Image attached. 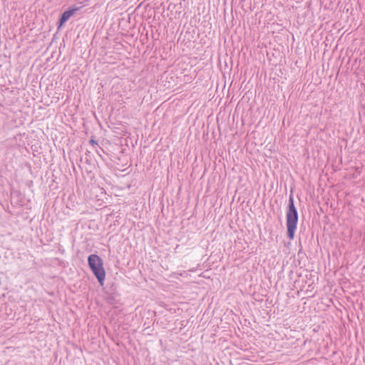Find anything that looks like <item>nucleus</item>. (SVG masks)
<instances>
[{
  "label": "nucleus",
  "mask_w": 365,
  "mask_h": 365,
  "mask_svg": "<svg viewBox=\"0 0 365 365\" xmlns=\"http://www.w3.org/2000/svg\"><path fill=\"white\" fill-rule=\"evenodd\" d=\"M298 212L294 205V197L289 195L288 207L286 212V225L287 229V237L290 240L294 237L298 223Z\"/></svg>",
  "instance_id": "obj_1"
},
{
  "label": "nucleus",
  "mask_w": 365,
  "mask_h": 365,
  "mask_svg": "<svg viewBox=\"0 0 365 365\" xmlns=\"http://www.w3.org/2000/svg\"><path fill=\"white\" fill-rule=\"evenodd\" d=\"M88 263L92 272L101 286L104 285L106 272L103 267V259L97 255H91L88 257Z\"/></svg>",
  "instance_id": "obj_2"
},
{
  "label": "nucleus",
  "mask_w": 365,
  "mask_h": 365,
  "mask_svg": "<svg viewBox=\"0 0 365 365\" xmlns=\"http://www.w3.org/2000/svg\"><path fill=\"white\" fill-rule=\"evenodd\" d=\"M91 143H94L95 142H94V140H91Z\"/></svg>",
  "instance_id": "obj_4"
},
{
  "label": "nucleus",
  "mask_w": 365,
  "mask_h": 365,
  "mask_svg": "<svg viewBox=\"0 0 365 365\" xmlns=\"http://www.w3.org/2000/svg\"><path fill=\"white\" fill-rule=\"evenodd\" d=\"M78 8H73L64 11L59 20L58 29L61 28L63 24L67 21L76 11H78Z\"/></svg>",
  "instance_id": "obj_3"
}]
</instances>
